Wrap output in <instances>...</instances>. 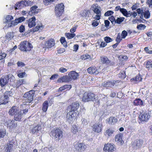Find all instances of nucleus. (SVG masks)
I'll use <instances>...</instances> for the list:
<instances>
[{
    "mask_svg": "<svg viewBox=\"0 0 152 152\" xmlns=\"http://www.w3.org/2000/svg\"><path fill=\"white\" fill-rule=\"evenodd\" d=\"M33 96H23V97L26 103H30L33 100Z\"/></svg>",
    "mask_w": 152,
    "mask_h": 152,
    "instance_id": "32",
    "label": "nucleus"
},
{
    "mask_svg": "<svg viewBox=\"0 0 152 152\" xmlns=\"http://www.w3.org/2000/svg\"><path fill=\"white\" fill-rule=\"evenodd\" d=\"M65 51V49L64 48H60L57 50V53L58 54L62 53Z\"/></svg>",
    "mask_w": 152,
    "mask_h": 152,
    "instance_id": "61",
    "label": "nucleus"
},
{
    "mask_svg": "<svg viewBox=\"0 0 152 152\" xmlns=\"http://www.w3.org/2000/svg\"><path fill=\"white\" fill-rule=\"evenodd\" d=\"M120 12L124 16L126 17L127 16L128 11L126 9L124 8H121L120 9Z\"/></svg>",
    "mask_w": 152,
    "mask_h": 152,
    "instance_id": "47",
    "label": "nucleus"
},
{
    "mask_svg": "<svg viewBox=\"0 0 152 152\" xmlns=\"http://www.w3.org/2000/svg\"><path fill=\"white\" fill-rule=\"evenodd\" d=\"M92 8H93L92 10L96 14L94 18L96 20H99L101 18V16L102 13L101 10L98 8L97 6H96L95 4H93L92 6Z\"/></svg>",
    "mask_w": 152,
    "mask_h": 152,
    "instance_id": "8",
    "label": "nucleus"
},
{
    "mask_svg": "<svg viewBox=\"0 0 152 152\" xmlns=\"http://www.w3.org/2000/svg\"><path fill=\"white\" fill-rule=\"evenodd\" d=\"M104 40L105 42L107 43L112 42L113 39L107 36L104 38Z\"/></svg>",
    "mask_w": 152,
    "mask_h": 152,
    "instance_id": "51",
    "label": "nucleus"
},
{
    "mask_svg": "<svg viewBox=\"0 0 152 152\" xmlns=\"http://www.w3.org/2000/svg\"><path fill=\"white\" fill-rule=\"evenodd\" d=\"M35 91L34 90H31L28 92H26L24 95H34Z\"/></svg>",
    "mask_w": 152,
    "mask_h": 152,
    "instance_id": "58",
    "label": "nucleus"
},
{
    "mask_svg": "<svg viewBox=\"0 0 152 152\" xmlns=\"http://www.w3.org/2000/svg\"><path fill=\"white\" fill-rule=\"evenodd\" d=\"M114 144L111 143H107L104 145L103 150L105 152H112L114 151Z\"/></svg>",
    "mask_w": 152,
    "mask_h": 152,
    "instance_id": "13",
    "label": "nucleus"
},
{
    "mask_svg": "<svg viewBox=\"0 0 152 152\" xmlns=\"http://www.w3.org/2000/svg\"><path fill=\"white\" fill-rule=\"evenodd\" d=\"M80 104L78 102H74L68 106L67 108V112H68L67 117L68 119L75 117L77 115V110L79 108Z\"/></svg>",
    "mask_w": 152,
    "mask_h": 152,
    "instance_id": "1",
    "label": "nucleus"
},
{
    "mask_svg": "<svg viewBox=\"0 0 152 152\" xmlns=\"http://www.w3.org/2000/svg\"><path fill=\"white\" fill-rule=\"evenodd\" d=\"M50 101H49V102ZM48 101L46 100L42 104V110L44 112H46L48 108Z\"/></svg>",
    "mask_w": 152,
    "mask_h": 152,
    "instance_id": "31",
    "label": "nucleus"
},
{
    "mask_svg": "<svg viewBox=\"0 0 152 152\" xmlns=\"http://www.w3.org/2000/svg\"><path fill=\"white\" fill-rule=\"evenodd\" d=\"M99 24V22L94 20L92 23V25L94 27H96Z\"/></svg>",
    "mask_w": 152,
    "mask_h": 152,
    "instance_id": "64",
    "label": "nucleus"
},
{
    "mask_svg": "<svg viewBox=\"0 0 152 152\" xmlns=\"http://www.w3.org/2000/svg\"><path fill=\"white\" fill-rule=\"evenodd\" d=\"M142 78L141 75L139 74L135 77H133L130 79V81L134 83H137L142 81Z\"/></svg>",
    "mask_w": 152,
    "mask_h": 152,
    "instance_id": "20",
    "label": "nucleus"
},
{
    "mask_svg": "<svg viewBox=\"0 0 152 152\" xmlns=\"http://www.w3.org/2000/svg\"><path fill=\"white\" fill-rule=\"evenodd\" d=\"M7 56V54L5 53H0V60L5 58Z\"/></svg>",
    "mask_w": 152,
    "mask_h": 152,
    "instance_id": "59",
    "label": "nucleus"
},
{
    "mask_svg": "<svg viewBox=\"0 0 152 152\" xmlns=\"http://www.w3.org/2000/svg\"><path fill=\"white\" fill-rule=\"evenodd\" d=\"M33 48L32 45L27 41L21 42L18 46V48L21 51L25 52L31 51Z\"/></svg>",
    "mask_w": 152,
    "mask_h": 152,
    "instance_id": "2",
    "label": "nucleus"
},
{
    "mask_svg": "<svg viewBox=\"0 0 152 152\" xmlns=\"http://www.w3.org/2000/svg\"><path fill=\"white\" fill-rule=\"evenodd\" d=\"M67 71V69H65L63 67H61L59 69V72L61 73H64V72H66Z\"/></svg>",
    "mask_w": 152,
    "mask_h": 152,
    "instance_id": "63",
    "label": "nucleus"
},
{
    "mask_svg": "<svg viewBox=\"0 0 152 152\" xmlns=\"http://www.w3.org/2000/svg\"><path fill=\"white\" fill-rule=\"evenodd\" d=\"M25 19V18L23 16L15 19L14 20H12L10 23H9L8 26L9 27H14L17 25L18 23L24 21Z\"/></svg>",
    "mask_w": 152,
    "mask_h": 152,
    "instance_id": "9",
    "label": "nucleus"
},
{
    "mask_svg": "<svg viewBox=\"0 0 152 152\" xmlns=\"http://www.w3.org/2000/svg\"><path fill=\"white\" fill-rule=\"evenodd\" d=\"M50 135L52 138L58 141L60 140L63 136L62 131L58 128H56L51 130Z\"/></svg>",
    "mask_w": 152,
    "mask_h": 152,
    "instance_id": "3",
    "label": "nucleus"
},
{
    "mask_svg": "<svg viewBox=\"0 0 152 152\" xmlns=\"http://www.w3.org/2000/svg\"><path fill=\"white\" fill-rule=\"evenodd\" d=\"M80 58L82 60H85L87 59H91L90 56L88 54H83L81 56Z\"/></svg>",
    "mask_w": 152,
    "mask_h": 152,
    "instance_id": "44",
    "label": "nucleus"
},
{
    "mask_svg": "<svg viewBox=\"0 0 152 152\" xmlns=\"http://www.w3.org/2000/svg\"><path fill=\"white\" fill-rule=\"evenodd\" d=\"M121 82V81L119 80H108L104 82L103 86L105 87L111 88L115 85L117 86Z\"/></svg>",
    "mask_w": 152,
    "mask_h": 152,
    "instance_id": "6",
    "label": "nucleus"
},
{
    "mask_svg": "<svg viewBox=\"0 0 152 152\" xmlns=\"http://www.w3.org/2000/svg\"><path fill=\"white\" fill-rule=\"evenodd\" d=\"M17 64L18 67H24L25 66V64L24 63L21 61H18L17 62Z\"/></svg>",
    "mask_w": 152,
    "mask_h": 152,
    "instance_id": "53",
    "label": "nucleus"
},
{
    "mask_svg": "<svg viewBox=\"0 0 152 152\" xmlns=\"http://www.w3.org/2000/svg\"><path fill=\"white\" fill-rule=\"evenodd\" d=\"M60 40L61 43L63 45L64 47L66 48L67 47V42L66 41L65 39V38L64 37H61L60 39Z\"/></svg>",
    "mask_w": 152,
    "mask_h": 152,
    "instance_id": "37",
    "label": "nucleus"
},
{
    "mask_svg": "<svg viewBox=\"0 0 152 152\" xmlns=\"http://www.w3.org/2000/svg\"><path fill=\"white\" fill-rule=\"evenodd\" d=\"M142 140H139L134 141L133 143V147L137 149L140 147L143 144Z\"/></svg>",
    "mask_w": 152,
    "mask_h": 152,
    "instance_id": "17",
    "label": "nucleus"
},
{
    "mask_svg": "<svg viewBox=\"0 0 152 152\" xmlns=\"http://www.w3.org/2000/svg\"><path fill=\"white\" fill-rule=\"evenodd\" d=\"M113 13L114 12L112 11H108L105 13L104 15L105 16H108L112 15Z\"/></svg>",
    "mask_w": 152,
    "mask_h": 152,
    "instance_id": "55",
    "label": "nucleus"
},
{
    "mask_svg": "<svg viewBox=\"0 0 152 152\" xmlns=\"http://www.w3.org/2000/svg\"><path fill=\"white\" fill-rule=\"evenodd\" d=\"M7 126L10 128H12L16 126L17 124L15 123V121L12 120H9L7 121Z\"/></svg>",
    "mask_w": 152,
    "mask_h": 152,
    "instance_id": "28",
    "label": "nucleus"
},
{
    "mask_svg": "<svg viewBox=\"0 0 152 152\" xmlns=\"http://www.w3.org/2000/svg\"><path fill=\"white\" fill-rule=\"evenodd\" d=\"M87 72L90 74H97L99 72L96 68L95 66H91L87 69Z\"/></svg>",
    "mask_w": 152,
    "mask_h": 152,
    "instance_id": "22",
    "label": "nucleus"
},
{
    "mask_svg": "<svg viewBox=\"0 0 152 152\" xmlns=\"http://www.w3.org/2000/svg\"><path fill=\"white\" fill-rule=\"evenodd\" d=\"M151 111H143L139 115V120L142 122H146L148 121L151 116Z\"/></svg>",
    "mask_w": 152,
    "mask_h": 152,
    "instance_id": "4",
    "label": "nucleus"
},
{
    "mask_svg": "<svg viewBox=\"0 0 152 152\" xmlns=\"http://www.w3.org/2000/svg\"><path fill=\"white\" fill-rule=\"evenodd\" d=\"M36 18L34 16H33L31 18H29L27 21L28 27L30 28L34 27L36 25Z\"/></svg>",
    "mask_w": 152,
    "mask_h": 152,
    "instance_id": "16",
    "label": "nucleus"
},
{
    "mask_svg": "<svg viewBox=\"0 0 152 152\" xmlns=\"http://www.w3.org/2000/svg\"><path fill=\"white\" fill-rule=\"evenodd\" d=\"M144 18L145 19L149 18L150 16V13L149 10H147L143 12Z\"/></svg>",
    "mask_w": 152,
    "mask_h": 152,
    "instance_id": "45",
    "label": "nucleus"
},
{
    "mask_svg": "<svg viewBox=\"0 0 152 152\" xmlns=\"http://www.w3.org/2000/svg\"><path fill=\"white\" fill-rule=\"evenodd\" d=\"M19 111L18 107L16 106H13L10 109L9 113L11 116L14 115L16 114L15 113H17Z\"/></svg>",
    "mask_w": 152,
    "mask_h": 152,
    "instance_id": "19",
    "label": "nucleus"
},
{
    "mask_svg": "<svg viewBox=\"0 0 152 152\" xmlns=\"http://www.w3.org/2000/svg\"><path fill=\"white\" fill-rule=\"evenodd\" d=\"M8 96H2L0 99L1 104H5L9 102Z\"/></svg>",
    "mask_w": 152,
    "mask_h": 152,
    "instance_id": "27",
    "label": "nucleus"
},
{
    "mask_svg": "<svg viewBox=\"0 0 152 152\" xmlns=\"http://www.w3.org/2000/svg\"><path fill=\"white\" fill-rule=\"evenodd\" d=\"M15 10L20 9L22 8L20 1L16 3L15 5Z\"/></svg>",
    "mask_w": 152,
    "mask_h": 152,
    "instance_id": "48",
    "label": "nucleus"
},
{
    "mask_svg": "<svg viewBox=\"0 0 152 152\" xmlns=\"http://www.w3.org/2000/svg\"><path fill=\"white\" fill-rule=\"evenodd\" d=\"M15 114L14 115V117L15 120L18 121H20L23 116L22 114L20 113V111H19L17 113H15Z\"/></svg>",
    "mask_w": 152,
    "mask_h": 152,
    "instance_id": "29",
    "label": "nucleus"
},
{
    "mask_svg": "<svg viewBox=\"0 0 152 152\" xmlns=\"http://www.w3.org/2000/svg\"><path fill=\"white\" fill-rule=\"evenodd\" d=\"M100 61L102 64H105L107 65H109L111 62L110 60L104 56H102L100 57Z\"/></svg>",
    "mask_w": 152,
    "mask_h": 152,
    "instance_id": "21",
    "label": "nucleus"
},
{
    "mask_svg": "<svg viewBox=\"0 0 152 152\" xmlns=\"http://www.w3.org/2000/svg\"><path fill=\"white\" fill-rule=\"evenodd\" d=\"M22 8L28 6V3L26 1H20Z\"/></svg>",
    "mask_w": 152,
    "mask_h": 152,
    "instance_id": "56",
    "label": "nucleus"
},
{
    "mask_svg": "<svg viewBox=\"0 0 152 152\" xmlns=\"http://www.w3.org/2000/svg\"><path fill=\"white\" fill-rule=\"evenodd\" d=\"M75 34L74 33H66L65 34V36L67 38H68V39H71L74 37H75Z\"/></svg>",
    "mask_w": 152,
    "mask_h": 152,
    "instance_id": "40",
    "label": "nucleus"
},
{
    "mask_svg": "<svg viewBox=\"0 0 152 152\" xmlns=\"http://www.w3.org/2000/svg\"><path fill=\"white\" fill-rule=\"evenodd\" d=\"M97 43L98 44H99V47L101 48H104L107 45V43L105 42L102 41V42L101 41H98L97 42Z\"/></svg>",
    "mask_w": 152,
    "mask_h": 152,
    "instance_id": "46",
    "label": "nucleus"
},
{
    "mask_svg": "<svg viewBox=\"0 0 152 152\" xmlns=\"http://www.w3.org/2000/svg\"><path fill=\"white\" fill-rule=\"evenodd\" d=\"M95 96H83L82 101L85 102L90 101H94L95 99Z\"/></svg>",
    "mask_w": 152,
    "mask_h": 152,
    "instance_id": "25",
    "label": "nucleus"
},
{
    "mask_svg": "<svg viewBox=\"0 0 152 152\" xmlns=\"http://www.w3.org/2000/svg\"><path fill=\"white\" fill-rule=\"evenodd\" d=\"M122 38L121 37L120 34H118L117 35V37L115 39V41L116 42L119 43L121 41Z\"/></svg>",
    "mask_w": 152,
    "mask_h": 152,
    "instance_id": "49",
    "label": "nucleus"
},
{
    "mask_svg": "<svg viewBox=\"0 0 152 152\" xmlns=\"http://www.w3.org/2000/svg\"><path fill=\"white\" fill-rule=\"evenodd\" d=\"M109 28L107 27L106 26L103 24L102 25L101 30L102 31H104L107 30Z\"/></svg>",
    "mask_w": 152,
    "mask_h": 152,
    "instance_id": "62",
    "label": "nucleus"
},
{
    "mask_svg": "<svg viewBox=\"0 0 152 152\" xmlns=\"http://www.w3.org/2000/svg\"><path fill=\"white\" fill-rule=\"evenodd\" d=\"M127 35V33L125 30L122 31L121 34L122 38L125 39Z\"/></svg>",
    "mask_w": 152,
    "mask_h": 152,
    "instance_id": "57",
    "label": "nucleus"
},
{
    "mask_svg": "<svg viewBox=\"0 0 152 152\" xmlns=\"http://www.w3.org/2000/svg\"><path fill=\"white\" fill-rule=\"evenodd\" d=\"M57 81L58 83H69V82L68 79V76L67 75H64L62 77L59 78Z\"/></svg>",
    "mask_w": 152,
    "mask_h": 152,
    "instance_id": "24",
    "label": "nucleus"
},
{
    "mask_svg": "<svg viewBox=\"0 0 152 152\" xmlns=\"http://www.w3.org/2000/svg\"><path fill=\"white\" fill-rule=\"evenodd\" d=\"M125 18L123 17L118 18L115 20V24L117 23L118 24H120L123 21H124Z\"/></svg>",
    "mask_w": 152,
    "mask_h": 152,
    "instance_id": "42",
    "label": "nucleus"
},
{
    "mask_svg": "<svg viewBox=\"0 0 152 152\" xmlns=\"http://www.w3.org/2000/svg\"><path fill=\"white\" fill-rule=\"evenodd\" d=\"M64 5L61 3L57 5L55 7V12L56 16L58 17L60 16L64 11Z\"/></svg>",
    "mask_w": 152,
    "mask_h": 152,
    "instance_id": "5",
    "label": "nucleus"
},
{
    "mask_svg": "<svg viewBox=\"0 0 152 152\" xmlns=\"http://www.w3.org/2000/svg\"><path fill=\"white\" fill-rule=\"evenodd\" d=\"M146 67L148 69H152V60H148L146 61L145 64Z\"/></svg>",
    "mask_w": 152,
    "mask_h": 152,
    "instance_id": "36",
    "label": "nucleus"
},
{
    "mask_svg": "<svg viewBox=\"0 0 152 152\" xmlns=\"http://www.w3.org/2000/svg\"><path fill=\"white\" fill-rule=\"evenodd\" d=\"M123 134L121 133L116 135L115 137V141L117 142L119 144L121 145L124 143V141L122 140Z\"/></svg>",
    "mask_w": 152,
    "mask_h": 152,
    "instance_id": "18",
    "label": "nucleus"
},
{
    "mask_svg": "<svg viewBox=\"0 0 152 152\" xmlns=\"http://www.w3.org/2000/svg\"><path fill=\"white\" fill-rule=\"evenodd\" d=\"M117 121V119L116 118L111 117L110 118L108 121V122L109 124H113Z\"/></svg>",
    "mask_w": 152,
    "mask_h": 152,
    "instance_id": "33",
    "label": "nucleus"
},
{
    "mask_svg": "<svg viewBox=\"0 0 152 152\" xmlns=\"http://www.w3.org/2000/svg\"><path fill=\"white\" fill-rule=\"evenodd\" d=\"M72 88L71 85H65L60 87L58 89V91H61L63 90H69Z\"/></svg>",
    "mask_w": 152,
    "mask_h": 152,
    "instance_id": "30",
    "label": "nucleus"
},
{
    "mask_svg": "<svg viewBox=\"0 0 152 152\" xmlns=\"http://www.w3.org/2000/svg\"><path fill=\"white\" fill-rule=\"evenodd\" d=\"M6 134V131L5 129H0V139L4 137Z\"/></svg>",
    "mask_w": 152,
    "mask_h": 152,
    "instance_id": "41",
    "label": "nucleus"
},
{
    "mask_svg": "<svg viewBox=\"0 0 152 152\" xmlns=\"http://www.w3.org/2000/svg\"><path fill=\"white\" fill-rule=\"evenodd\" d=\"M41 129V126L39 125H37L32 128L31 130V133L33 134H36Z\"/></svg>",
    "mask_w": 152,
    "mask_h": 152,
    "instance_id": "23",
    "label": "nucleus"
},
{
    "mask_svg": "<svg viewBox=\"0 0 152 152\" xmlns=\"http://www.w3.org/2000/svg\"><path fill=\"white\" fill-rule=\"evenodd\" d=\"M38 7L37 6H34L32 7L30 9V11L28 12L29 15L32 16L37 13V11Z\"/></svg>",
    "mask_w": 152,
    "mask_h": 152,
    "instance_id": "26",
    "label": "nucleus"
},
{
    "mask_svg": "<svg viewBox=\"0 0 152 152\" xmlns=\"http://www.w3.org/2000/svg\"><path fill=\"white\" fill-rule=\"evenodd\" d=\"M13 19V17L12 15H7L5 18V20L4 22L5 23H8L9 22H11V20Z\"/></svg>",
    "mask_w": 152,
    "mask_h": 152,
    "instance_id": "35",
    "label": "nucleus"
},
{
    "mask_svg": "<svg viewBox=\"0 0 152 152\" xmlns=\"http://www.w3.org/2000/svg\"><path fill=\"white\" fill-rule=\"evenodd\" d=\"M74 147L78 152H82L84 151L86 148L84 143L82 142L79 143L78 142L75 143Z\"/></svg>",
    "mask_w": 152,
    "mask_h": 152,
    "instance_id": "11",
    "label": "nucleus"
},
{
    "mask_svg": "<svg viewBox=\"0 0 152 152\" xmlns=\"http://www.w3.org/2000/svg\"><path fill=\"white\" fill-rule=\"evenodd\" d=\"M9 80L8 75H7L1 78L0 79V84L1 87H3L7 84Z\"/></svg>",
    "mask_w": 152,
    "mask_h": 152,
    "instance_id": "15",
    "label": "nucleus"
},
{
    "mask_svg": "<svg viewBox=\"0 0 152 152\" xmlns=\"http://www.w3.org/2000/svg\"><path fill=\"white\" fill-rule=\"evenodd\" d=\"M134 104L135 105H142L143 104V103L142 100L140 99H138L134 100Z\"/></svg>",
    "mask_w": 152,
    "mask_h": 152,
    "instance_id": "39",
    "label": "nucleus"
},
{
    "mask_svg": "<svg viewBox=\"0 0 152 152\" xmlns=\"http://www.w3.org/2000/svg\"><path fill=\"white\" fill-rule=\"evenodd\" d=\"M118 76L119 77L123 79H124L126 76V73L124 71L123 72L119 73L118 75Z\"/></svg>",
    "mask_w": 152,
    "mask_h": 152,
    "instance_id": "50",
    "label": "nucleus"
},
{
    "mask_svg": "<svg viewBox=\"0 0 152 152\" xmlns=\"http://www.w3.org/2000/svg\"><path fill=\"white\" fill-rule=\"evenodd\" d=\"M146 28V26L144 25L140 24L137 26V28L139 30H142V28L143 30L144 29Z\"/></svg>",
    "mask_w": 152,
    "mask_h": 152,
    "instance_id": "54",
    "label": "nucleus"
},
{
    "mask_svg": "<svg viewBox=\"0 0 152 152\" xmlns=\"http://www.w3.org/2000/svg\"><path fill=\"white\" fill-rule=\"evenodd\" d=\"M55 41L53 39H51L46 41L43 44V48L50 49L55 45Z\"/></svg>",
    "mask_w": 152,
    "mask_h": 152,
    "instance_id": "10",
    "label": "nucleus"
},
{
    "mask_svg": "<svg viewBox=\"0 0 152 152\" xmlns=\"http://www.w3.org/2000/svg\"><path fill=\"white\" fill-rule=\"evenodd\" d=\"M19 31L20 33H23L25 31V26L23 25L20 26L19 27Z\"/></svg>",
    "mask_w": 152,
    "mask_h": 152,
    "instance_id": "60",
    "label": "nucleus"
},
{
    "mask_svg": "<svg viewBox=\"0 0 152 152\" xmlns=\"http://www.w3.org/2000/svg\"><path fill=\"white\" fill-rule=\"evenodd\" d=\"M108 19L111 21L112 24L115 25V17L111 16L110 17H109Z\"/></svg>",
    "mask_w": 152,
    "mask_h": 152,
    "instance_id": "52",
    "label": "nucleus"
},
{
    "mask_svg": "<svg viewBox=\"0 0 152 152\" xmlns=\"http://www.w3.org/2000/svg\"><path fill=\"white\" fill-rule=\"evenodd\" d=\"M93 127L94 131L97 133H99L101 131L102 128V123L99 122L98 123H95Z\"/></svg>",
    "mask_w": 152,
    "mask_h": 152,
    "instance_id": "14",
    "label": "nucleus"
},
{
    "mask_svg": "<svg viewBox=\"0 0 152 152\" xmlns=\"http://www.w3.org/2000/svg\"><path fill=\"white\" fill-rule=\"evenodd\" d=\"M13 145L7 144V145L6 151L7 152H10L12 151Z\"/></svg>",
    "mask_w": 152,
    "mask_h": 152,
    "instance_id": "43",
    "label": "nucleus"
},
{
    "mask_svg": "<svg viewBox=\"0 0 152 152\" xmlns=\"http://www.w3.org/2000/svg\"><path fill=\"white\" fill-rule=\"evenodd\" d=\"M68 79L69 82L72 80H76L79 77L78 73L75 71H70L68 74Z\"/></svg>",
    "mask_w": 152,
    "mask_h": 152,
    "instance_id": "12",
    "label": "nucleus"
},
{
    "mask_svg": "<svg viewBox=\"0 0 152 152\" xmlns=\"http://www.w3.org/2000/svg\"><path fill=\"white\" fill-rule=\"evenodd\" d=\"M44 28V26L41 22L37 21L36 26L31 29L30 31V32L33 33L37 31L40 32Z\"/></svg>",
    "mask_w": 152,
    "mask_h": 152,
    "instance_id": "7",
    "label": "nucleus"
},
{
    "mask_svg": "<svg viewBox=\"0 0 152 152\" xmlns=\"http://www.w3.org/2000/svg\"><path fill=\"white\" fill-rule=\"evenodd\" d=\"M71 132L74 134H76L78 131V127L76 125H72L71 128Z\"/></svg>",
    "mask_w": 152,
    "mask_h": 152,
    "instance_id": "34",
    "label": "nucleus"
},
{
    "mask_svg": "<svg viewBox=\"0 0 152 152\" xmlns=\"http://www.w3.org/2000/svg\"><path fill=\"white\" fill-rule=\"evenodd\" d=\"M114 132L112 129H107L105 133V135H107L109 137L112 136V134H113Z\"/></svg>",
    "mask_w": 152,
    "mask_h": 152,
    "instance_id": "38",
    "label": "nucleus"
}]
</instances>
